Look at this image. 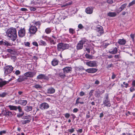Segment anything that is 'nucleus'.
I'll return each mask as SVG.
<instances>
[{
	"label": "nucleus",
	"mask_w": 135,
	"mask_h": 135,
	"mask_svg": "<svg viewBox=\"0 0 135 135\" xmlns=\"http://www.w3.org/2000/svg\"><path fill=\"white\" fill-rule=\"evenodd\" d=\"M20 73V72L18 70H16L15 72V74L17 75H19Z\"/></svg>",
	"instance_id": "obj_55"
},
{
	"label": "nucleus",
	"mask_w": 135,
	"mask_h": 135,
	"mask_svg": "<svg viewBox=\"0 0 135 135\" xmlns=\"http://www.w3.org/2000/svg\"><path fill=\"white\" fill-rule=\"evenodd\" d=\"M126 42V41L124 38L119 39L118 41V43L120 45H124Z\"/></svg>",
	"instance_id": "obj_15"
},
{
	"label": "nucleus",
	"mask_w": 135,
	"mask_h": 135,
	"mask_svg": "<svg viewBox=\"0 0 135 135\" xmlns=\"http://www.w3.org/2000/svg\"><path fill=\"white\" fill-rule=\"evenodd\" d=\"M134 4H135V0H134L129 4L128 7H129Z\"/></svg>",
	"instance_id": "obj_36"
},
{
	"label": "nucleus",
	"mask_w": 135,
	"mask_h": 135,
	"mask_svg": "<svg viewBox=\"0 0 135 135\" xmlns=\"http://www.w3.org/2000/svg\"><path fill=\"white\" fill-rule=\"evenodd\" d=\"M117 47H115L112 51H109V52L111 54H115L117 53Z\"/></svg>",
	"instance_id": "obj_29"
},
{
	"label": "nucleus",
	"mask_w": 135,
	"mask_h": 135,
	"mask_svg": "<svg viewBox=\"0 0 135 135\" xmlns=\"http://www.w3.org/2000/svg\"><path fill=\"white\" fill-rule=\"evenodd\" d=\"M133 86L131 87L130 88V90L131 92H132L135 90V89L133 87Z\"/></svg>",
	"instance_id": "obj_49"
},
{
	"label": "nucleus",
	"mask_w": 135,
	"mask_h": 135,
	"mask_svg": "<svg viewBox=\"0 0 135 135\" xmlns=\"http://www.w3.org/2000/svg\"><path fill=\"white\" fill-rule=\"evenodd\" d=\"M126 5V4H124L122 5L117 11V12L119 13V12L121 11L125 8Z\"/></svg>",
	"instance_id": "obj_24"
},
{
	"label": "nucleus",
	"mask_w": 135,
	"mask_h": 135,
	"mask_svg": "<svg viewBox=\"0 0 135 135\" xmlns=\"http://www.w3.org/2000/svg\"><path fill=\"white\" fill-rule=\"evenodd\" d=\"M78 27L80 29H81L83 27L81 24H80L78 25Z\"/></svg>",
	"instance_id": "obj_61"
},
{
	"label": "nucleus",
	"mask_w": 135,
	"mask_h": 135,
	"mask_svg": "<svg viewBox=\"0 0 135 135\" xmlns=\"http://www.w3.org/2000/svg\"><path fill=\"white\" fill-rule=\"evenodd\" d=\"M31 117L30 115L27 114L26 116H24L22 118V119H30L31 118Z\"/></svg>",
	"instance_id": "obj_32"
},
{
	"label": "nucleus",
	"mask_w": 135,
	"mask_h": 135,
	"mask_svg": "<svg viewBox=\"0 0 135 135\" xmlns=\"http://www.w3.org/2000/svg\"><path fill=\"white\" fill-rule=\"evenodd\" d=\"M27 78L24 76H20L19 78L17 80L18 82H21L26 80Z\"/></svg>",
	"instance_id": "obj_20"
},
{
	"label": "nucleus",
	"mask_w": 135,
	"mask_h": 135,
	"mask_svg": "<svg viewBox=\"0 0 135 135\" xmlns=\"http://www.w3.org/2000/svg\"><path fill=\"white\" fill-rule=\"evenodd\" d=\"M24 114V112L22 113H18L17 116L18 117L20 118L23 116Z\"/></svg>",
	"instance_id": "obj_39"
},
{
	"label": "nucleus",
	"mask_w": 135,
	"mask_h": 135,
	"mask_svg": "<svg viewBox=\"0 0 135 135\" xmlns=\"http://www.w3.org/2000/svg\"><path fill=\"white\" fill-rule=\"evenodd\" d=\"M6 133V131L5 130H3L1 131L0 132V135H2L3 134H5Z\"/></svg>",
	"instance_id": "obj_46"
},
{
	"label": "nucleus",
	"mask_w": 135,
	"mask_h": 135,
	"mask_svg": "<svg viewBox=\"0 0 135 135\" xmlns=\"http://www.w3.org/2000/svg\"><path fill=\"white\" fill-rule=\"evenodd\" d=\"M12 112L8 110H3L2 111L1 113L0 114H2L6 117H12L13 115Z\"/></svg>",
	"instance_id": "obj_5"
},
{
	"label": "nucleus",
	"mask_w": 135,
	"mask_h": 135,
	"mask_svg": "<svg viewBox=\"0 0 135 135\" xmlns=\"http://www.w3.org/2000/svg\"><path fill=\"white\" fill-rule=\"evenodd\" d=\"M69 31L70 33L72 34H73L75 32V31L74 30L71 28H70L69 29Z\"/></svg>",
	"instance_id": "obj_41"
},
{
	"label": "nucleus",
	"mask_w": 135,
	"mask_h": 135,
	"mask_svg": "<svg viewBox=\"0 0 135 135\" xmlns=\"http://www.w3.org/2000/svg\"><path fill=\"white\" fill-rule=\"evenodd\" d=\"M32 44L33 45H34L36 46H38V44L36 42H33Z\"/></svg>",
	"instance_id": "obj_57"
},
{
	"label": "nucleus",
	"mask_w": 135,
	"mask_h": 135,
	"mask_svg": "<svg viewBox=\"0 0 135 135\" xmlns=\"http://www.w3.org/2000/svg\"><path fill=\"white\" fill-rule=\"evenodd\" d=\"M13 70V68H4V71L5 75L10 73L12 72Z\"/></svg>",
	"instance_id": "obj_11"
},
{
	"label": "nucleus",
	"mask_w": 135,
	"mask_h": 135,
	"mask_svg": "<svg viewBox=\"0 0 135 135\" xmlns=\"http://www.w3.org/2000/svg\"><path fill=\"white\" fill-rule=\"evenodd\" d=\"M107 2L108 3L110 4L112 3L113 2L112 0H107Z\"/></svg>",
	"instance_id": "obj_54"
},
{
	"label": "nucleus",
	"mask_w": 135,
	"mask_h": 135,
	"mask_svg": "<svg viewBox=\"0 0 135 135\" xmlns=\"http://www.w3.org/2000/svg\"><path fill=\"white\" fill-rule=\"evenodd\" d=\"M59 62V61L56 59H54L52 62V64L54 66L57 65Z\"/></svg>",
	"instance_id": "obj_25"
},
{
	"label": "nucleus",
	"mask_w": 135,
	"mask_h": 135,
	"mask_svg": "<svg viewBox=\"0 0 135 135\" xmlns=\"http://www.w3.org/2000/svg\"><path fill=\"white\" fill-rule=\"evenodd\" d=\"M18 104H21V105L25 106L27 103V101L26 100H18Z\"/></svg>",
	"instance_id": "obj_18"
},
{
	"label": "nucleus",
	"mask_w": 135,
	"mask_h": 135,
	"mask_svg": "<svg viewBox=\"0 0 135 135\" xmlns=\"http://www.w3.org/2000/svg\"><path fill=\"white\" fill-rule=\"evenodd\" d=\"M30 10L31 11H34L36 10V8L34 7H31L30 8Z\"/></svg>",
	"instance_id": "obj_63"
},
{
	"label": "nucleus",
	"mask_w": 135,
	"mask_h": 135,
	"mask_svg": "<svg viewBox=\"0 0 135 135\" xmlns=\"http://www.w3.org/2000/svg\"><path fill=\"white\" fill-rule=\"evenodd\" d=\"M7 50L8 52L10 53L11 54H12L13 51V50L10 49H7Z\"/></svg>",
	"instance_id": "obj_50"
},
{
	"label": "nucleus",
	"mask_w": 135,
	"mask_h": 135,
	"mask_svg": "<svg viewBox=\"0 0 135 135\" xmlns=\"http://www.w3.org/2000/svg\"><path fill=\"white\" fill-rule=\"evenodd\" d=\"M85 95V93L83 91H82L79 93V95L80 96L82 97Z\"/></svg>",
	"instance_id": "obj_45"
},
{
	"label": "nucleus",
	"mask_w": 135,
	"mask_h": 135,
	"mask_svg": "<svg viewBox=\"0 0 135 135\" xmlns=\"http://www.w3.org/2000/svg\"><path fill=\"white\" fill-rule=\"evenodd\" d=\"M93 8L92 7H88L86 8L85 12L88 14H91L93 12Z\"/></svg>",
	"instance_id": "obj_12"
},
{
	"label": "nucleus",
	"mask_w": 135,
	"mask_h": 135,
	"mask_svg": "<svg viewBox=\"0 0 135 135\" xmlns=\"http://www.w3.org/2000/svg\"><path fill=\"white\" fill-rule=\"evenodd\" d=\"M64 115L65 117L67 118H68L70 116V114L69 113H66Z\"/></svg>",
	"instance_id": "obj_42"
},
{
	"label": "nucleus",
	"mask_w": 135,
	"mask_h": 135,
	"mask_svg": "<svg viewBox=\"0 0 135 135\" xmlns=\"http://www.w3.org/2000/svg\"><path fill=\"white\" fill-rule=\"evenodd\" d=\"M17 109H18V111L19 112L22 113L24 112L23 111H22V109L21 108V107L20 106H19L17 107Z\"/></svg>",
	"instance_id": "obj_38"
},
{
	"label": "nucleus",
	"mask_w": 135,
	"mask_h": 135,
	"mask_svg": "<svg viewBox=\"0 0 135 135\" xmlns=\"http://www.w3.org/2000/svg\"><path fill=\"white\" fill-rule=\"evenodd\" d=\"M100 83L99 81L98 80L95 81V84L97 85L99 84Z\"/></svg>",
	"instance_id": "obj_64"
},
{
	"label": "nucleus",
	"mask_w": 135,
	"mask_h": 135,
	"mask_svg": "<svg viewBox=\"0 0 135 135\" xmlns=\"http://www.w3.org/2000/svg\"><path fill=\"white\" fill-rule=\"evenodd\" d=\"M116 15V13L115 12H109L108 13V15L110 17H115Z\"/></svg>",
	"instance_id": "obj_28"
},
{
	"label": "nucleus",
	"mask_w": 135,
	"mask_h": 135,
	"mask_svg": "<svg viewBox=\"0 0 135 135\" xmlns=\"http://www.w3.org/2000/svg\"><path fill=\"white\" fill-rule=\"evenodd\" d=\"M68 132H70L71 133H73L74 131V129L73 128H72L71 129H68Z\"/></svg>",
	"instance_id": "obj_40"
},
{
	"label": "nucleus",
	"mask_w": 135,
	"mask_h": 135,
	"mask_svg": "<svg viewBox=\"0 0 135 135\" xmlns=\"http://www.w3.org/2000/svg\"><path fill=\"white\" fill-rule=\"evenodd\" d=\"M63 70L64 73H69L71 71V69L69 68H63Z\"/></svg>",
	"instance_id": "obj_30"
},
{
	"label": "nucleus",
	"mask_w": 135,
	"mask_h": 135,
	"mask_svg": "<svg viewBox=\"0 0 135 135\" xmlns=\"http://www.w3.org/2000/svg\"><path fill=\"white\" fill-rule=\"evenodd\" d=\"M76 131L78 133H81L82 132L83 129H80L76 130Z\"/></svg>",
	"instance_id": "obj_59"
},
{
	"label": "nucleus",
	"mask_w": 135,
	"mask_h": 135,
	"mask_svg": "<svg viewBox=\"0 0 135 135\" xmlns=\"http://www.w3.org/2000/svg\"><path fill=\"white\" fill-rule=\"evenodd\" d=\"M48 112L49 114H51V115H53L54 114V111L53 110H49L48 111Z\"/></svg>",
	"instance_id": "obj_48"
},
{
	"label": "nucleus",
	"mask_w": 135,
	"mask_h": 135,
	"mask_svg": "<svg viewBox=\"0 0 135 135\" xmlns=\"http://www.w3.org/2000/svg\"><path fill=\"white\" fill-rule=\"evenodd\" d=\"M7 94L5 92H3L2 94H0V97H4L7 95Z\"/></svg>",
	"instance_id": "obj_37"
},
{
	"label": "nucleus",
	"mask_w": 135,
	"mask_h": 135,
	"mask_svg": "<svg viewBox=\"0 0 135 135\" xmlns=\"http://www.w3.org/2000/svg\"><path fill=\"white\" fill-rule=\"evenodd\" d=\"M86 71L89 73H94L96 72L97 70L95 68H90L86 70Z\"/></svg>",
	"instance_id": "obj_16"
},
{
	"label": "nucleus",
	"mask_w": 135,
	"mask_h": 135,
	"mask_svg": "<svg viewBox=\"0 0 135 135\" xmlns=\"http://www.w3.org/2000/svg\"><path fill=\"white\" fill-rule=\"evenodd\" d=\"M31 120V118L29 119H27L26 120H22L21 121L22 124H26L27 123H29Z\"/></svg>",
	"instance_id": "obj_26"
},
{
	"label": "nucleus",
	"mask_w": 135,
	"mask_h": 135,
	"mask_svg": "<svg viewBox=\"0 0 135 135\" xmlns=\"http://www.w3.org/2000/svg\"><path fill=\"white\" fill-rule=\"evenodd\" d=\"M45 31L46 33L49 34L51 32V30L50 28H47L45 30Z\"/></svg>",
	"instance_id": "obj_34"
},
{
	"label": "nucleus",
	"mask_w": 135,
	"mask_h": 135,
	"mask_svg": "<svg viewBox=\"0 0 135 135\" xmlns=\"http://www.w3.org/2000/svg\"><path fill=\"white\" fill-rule=\"evenodd\" d=\"M130 37L132 40H134V38L135 36V35L134 34H132L130 35Z\"/></svg>",
	"instance_id": "obj_58"
},
{
	"label": "nucleus",
	"mask_w": 135,
	"mask_h": 135,
	"mask_svg": "<svg viewBox=\"0 0 135 135\" xmlns=\"http://www.w3.org/2000/svg\"><path fill=\"white\" fill-rule=\"evenodd\" d=\"M87 40L85 38H83L78 43L76 46V49L78 50L81 49L83 47V45L86 42Z\"/></svg>",
	"instance_id": "obj_4"
},
{
	"label": "nucleus",
	"mask_w": 135,
	"mask_h": 135,
	"mask_svg": "<svg viewBox=\"0 0 135 135\" xmlns=\"http://www.w3.org/2000/svg\"><path fill=\"white\" fill-rule=\"evenodd\" d=\"M0 45H3L7 46L10 45V44L5 40H2L0 41Z\"/></svg>",
	"instance_id": "obj_19"
},
{
	"label": "nucleus",
	"mask_w": 135,
	"mask_h": 135,
	"mask_svg": "<svg viewBox=\"0 0 135 135\" xmlns=\"http://www.w3.org/2000/svg\"><path fill=\"white\" fill-rule=\"evenodd\" d=\"M59 75L60 77L62 78H64L65 76V74L62 73H60Z\"/></svg>",
	"instance_id": "obj_35"
},
{
	"label": "nucleus",
	"mask_w": 135,
	"mask_h": 135,
	"mask_svg": "<svg viewBox=\"0 0 135 135\" xmlns=\"http://www.w3.org/2000/svg\"><path fill=\"white\" fill-rule=\"evenodd\" d=\"M7 34L11 40L14 41L17 37L16 29L13 28L9 29L7 31Z\"/></svg>",
	"instance_id": "obj_1"
},
{
	"label": "nucleus",
	"mask_w": 135,
	"mask_h": 135,
	"mask_svg": "<svg viewBox=\"0 0 135 135\" xmlns=\"http://www.w3.org/2000/svg\"><path fill=\"white\" fill-rule=\"evenodd\" d=\"M18 35L20 37H22L25 35V30L24 28L21 29L18 31Z\"/></svg>",
	"instance_id": "obj_13"
},
{
	"label": "nucleus",
	"mask_w": 135,
	"mask_h": 135,
	"mask_svg": "<svg viewBox=\"0 0 135 135\" xmlns=\"http://www.w3.org/2000/svg\"><path fill=\"white\" fill-rule=\"evenodd\" d=\"M33 71L28 72L25 73L24 76L27 77H31L34 76L36 74V70H34L33 68Z\"/></svg>",
	"instance_id": "obj_6"
},
{
	"label": "nucleus",
	"mask_w": 135,
	"mask_h": 135,
	"mask_svg": "<svg viewBox=\"0 0 135 135\" xmlns=\"http://www.w3.org/2000/svg\"><path fill=\"white\" fill-rule=\"evenodd\" d=\"M114 57L117 59H119L120 57V56L119 55H115L114 56Z\"/></svg>",
	"instance_id": "obj_52"
},
{
	"label": "nucleus",
	"mask_w": 135,
	"mask_h": 135,
	"mask_svg": "<svg viewBox=\"0 0 135 135\" xmlns=\"http://www.w3.org/2000/svg\"><path fill=\"white\" fill-rule=\"evenodd\" d=\"M33 87L38 90L41 89L42 88V86L40 85L36 84H34Z\"/></svg>",
	"instance_id": "obj_27"
},
{
	"label": "nucleus",
	"mask_w": 135,
	"mask_h": 135,
	"mask_svg": "<svg viewBox=\"0 0 135 135\" xmlns=\"http://www.w3.org/2000/svg\"><path fill=\"white\" fill-rule=\"evenodd\" d=\"M90 117V112L88 111V113L86 115V118H88Z\"/></svg>",
	"instance_id": "obj_51"
},
{
	"label": "nucleus",
	"mask_w": 135,
	"mask_h": 135,
	"mask_svg": "<svg viewBox=\"0 0 135 135\" xmlns=\"http://www.w3.org/2000/svg\"><path fill=\"white\" fill-rule=\"evenodd\" d=\"M47 78L44 74H40L38 75L37 77V79H47Z\"/></svg>",
	"instance_id": "obj_17"
},
{
	"label": "nucleus",
	"mask_w": 135,
	"mask_h": 135,
	"mask_svg": "<svg viewBox=\"0 0 135 135\" xmlns=\"http://www.w3.org/2000/svg\"><path fill=\"white\" fill-rule=\"evenodd\" d=\"M97 32L98 35L99 36L101 35L104 33L103 30V27L100 26L97 28Z\"/></svg>",
	"instance_id": "obj_10"
},
{
	"label": "nucleus",
	"mask_w": 135,
	"mask_h": 135,
	"mask_svg": "<svg viewBox=\"0 0 135 135\" xmlns=\"http://www.w3.org/2000/svg\"><path fill=\"white\" fill-rule=\"evenodd\" d=\"M8 107L9 108L10 110L16 111L17 110V108L18 106L12 105H9Z\"/></svg>",
	"instance_id": "obj_23"
},
{
	"label": "nucleus",
	"mask_w": 135,
	"mask_h": 135,
	"mask_svg": "<svg viewBox=\"0 0 135 135\" xmlns=\"http://www.w3.org/2000/svg\"><path fill=\"white\" fill-rule=\"evenodd\" d=\"M104 105V107H110L111 105V104L109 99L108 94L106 93L105 94V97L104 98L103 100V103L102 105Z\"/></svg>",
	"instance_id": "obj_3"
},
{
	"label": "nucleus",
	"mask_w": 135,
	"mask_h": 135,
	"mask_svg": "<svg viewBox=\"0 0 135 135\" xmlns=\"http://www.w3.org/2000/svg\"><path fill=\"white\" fill-rule=\"evenodd\" d=\"M55 92V89L52 87H50L47 89V93L48 94H52Z\"/></svg>",
	"instance_id": "obj_14"
},
{
	"label": "nucleus",
	"mask_w": 135,
	"mask_h": 135,
	"mask_svg": "<svg viewBox=\"0 0 135 135\" xmlns=\"http://www.w3.org/2000/svg\"><path fill=\"white\" fill-rule=\"evenodd\" d=\"M37 31V28L35 26L31 25L29 29V31L31 34H35Z\"/></svg>",
	"instance_id": "obj_8"
},
{
	"label": "nucleus",
	"mask_w": 135,
	"mask_h": 135,
	"mask_svg": "<svg viewBox=\"0 0 135 135\" xmlns=\"http://www.w3.org/2000/svg\"><path fill=\"white\" fill-rule=\"evenodd\" d=\"M132 85L133 86L135 87V80L133 81L132 83Z\"/></svg>",
	"instance_id": "obj_62"
},
{
	"label": "nucleus",
	"mask_w": 135,
	"mask_h": 135,
	"mask_svg": "<svg viewBox=\"0 0 135 135\" xmlns=\"http://www.w3.org/2000/svg\"><path fill=\"white\" fill-rule=\"evenodd\" d=\"M80 99V98L78 97L76 99V102L75 104V105L78 104L79 103H80L79 100Z\"/></svg>",
	"instance_id": "obj_43"
},
{
	"label": "nucleus",
	"mask_w": 135,
	"mask_h": 135,
	"mask_svg": "<svg viewBox=\"0 0 135 135\" xmlns=\"http://www.w3.org/2000/svg\"><path fill=\"white\" fill-rule=\"evenodd\" d=\"M69 47V44L62 43H59L57 45V49L58 51H63L68 49Z\"/></svg>",
	"instance_id": "obj_2"
},
{
	"label": "nucleus",
	"mask_w": 135,
	"mask_h": 135,
	"mask_svg": "<svg viewBox=\"0 0 135 135\" xmlns=\"http://www.w3.org/2000/svg\"><path fill=\"white\" fill-rule=\"evenodd\" d=\"M123 84L124 85H125V87L126 88H127L128 87L129 85V84L128 83H126L125 82H124L123 83Z\"/></svg>",
	"instance_id": "obj_60"
},
{
	"label": "nucleus",
	"mask_w": 135,
	"mask_h": 135,
	"mask_svg": "<svg viewBox=\"0 0 135 135\" xmlns=\"http://www.w3.org/2000/svg\"><path fill=\"white\" fill-rule=\"evenodd\" d=\"M6 84V81L3 80L2 79H0V88H2Z\"/></svg>",
	"instance_id": "obj_21"
},
{
	"label": "nucleus",
	"mask_w": 135,
	"mask_h": 135,
	"mask_svg": "<svg viewBox=\"0 0 135 135\" xmlns=\"http://www.w3.org/2000/svg\"><path fill=\"white\" fill-rule=\"evenodd\" d=\"M49 104L45 102L42 103L39 105V108L42 110L47 109L49 108Z\"/></svg>",
	"instance_id": "obj_7"
},
{
	"label": "nucleus",
	"mask_w": 135,
	"mask_h": 135,
	"mask_svg": "<svg viewBox=\"0 0 135 135\" xmlns=\"http://www.w3.org/2000/svg\"><path fill=\"white\" fill-rule=\"evenodd\" d=\"M86 64L90 67H96L97 65V62L96 61H92L88 62L86 63Z\"/></svg>",
	"instance_id": "obj_9"
},
{
	"label": "nucleus",
	"mask_w": 135,
	"mask_h": 135,
	"mask_svg": "<svg viewBox=\"0 0 135 135\" xmlns=\"http://www.w3.org/2000/svg\"><path fill=\"white\" fill-rule=\"evenodd\" d=\"M40 43L41 44V45L44 46L46 45V43L45 42L43 41V40H41L40 41Z\"/></svg>",
	"instance_id": "obj_44"
},
{
	"label": "nucleus",
	"mask_w": 135,
	"mask_h": 135,
	"mask_svg": "<svg viewBox=\"0 0 135 135\" xmlns=\"http://www.w3.org/2000/svg\"><path fill=\"white\" fill-rule=\"evenodd\" d=\"M32 22L33 24H34L36 26L38 25L40 26L41 25L40 22L39 21H34L33 22Z\"/></svg>",
	"instance_id": "obj_33"
},
{
	"label": "nucleus",
	"mask_w": 135,
	"mask_h": 135,
	"mask_svg": "<svg viewBox=\"0 0 135 135\" xmlns=\"http://www.w3.org/2000/svg\"><path fill=\"white\" fill-rule=\"evenodd\" d=\"M116 75L115 74L114 72L112 73V79H114L116 77Z\"/></svg>",
	"instance_id": "obj_47"
},
{
	"label": "nucleus",
	"mask_w": 135,
	"mask_h": 135,
	"mask_svg": "<svg viewBox=\"0 0 135 135\" xmlns=\"http://www.w3.org/2000/svg\"><path fill=\"white\" fill-rule=\"evenodd\" d=\"M78 111V109L77 108H75L73 110V112L74 113H76Z\"/></svg>",
	"instance_id": "obj_56"
},
{
	"label": "nucleus",
	"mask_w": 135,
	"mask_h": 135,
	"mask_svg": "<svg viewBox=\"0 0 135 135\" xmlns=\"http://www.w3.org/2000/svg\"><path fill=\"white\" fill-rule=\"evenodd\" d=\"M32 107L27 106L24 108V110L26 112H28L32 110Z\"/></svg>",
	"instance_id": "obj_22"
},
{
	"label": "nucleus",
	"mask_w": 135,
	"mask_h": 135,
	"mask_svg": "<svg viewBox=\"0 0 135 135\" xmlns=\"http://www.w3.org/2000/svg\"><path fill=\"white\" fill-rule=\"evenodd\" d=\"M85 56L87 59H93V56L88 54H86L85 55Z\"/></svg>",
	"instance_id": "obj_31"
},
{
	"label": "nucleus",
	"mask_w": 135,
	"mask_h": 135,
	"mask_svg": "<svg viewBox=\"0 0 135 135\" xmlns=\"http://www.w3.org/2000/svg\"><path fill=\"white\" fill-rule=\"evenodd\" d=\"M30 45V43L28 42H25V45L26 46L29 47Z\"/></svg>",
	"instance_id": "obj_53"
}]
</instances>
